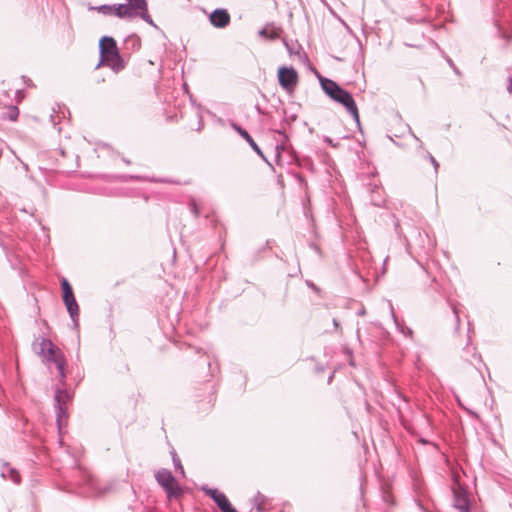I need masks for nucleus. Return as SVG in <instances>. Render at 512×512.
Instances as JSON below:
<instances>
[{
	"mask_svg": "<svg viewBox=\"0 0 512 512\" xmlns=\"http://www.w3.org/2000/svg\"><path fill=\"white\" fill-rule=\"evenodd\" d=\"M100 62L97 68L104 64L113 71L119 72L124 68V62L121 58L116 41L112 37L104 36L99 41Z\"/></svg>",
	"mask_w": 512,
	"mask_h": 512,
	"instance_id": "nucleus-1",
	"label": "nucleus"
},
{
	"mask_svg": "<svg viewBox=\"0 0 512 512\" xmlns=\"http://www.w3.org/2000/svg\"><path fill=\"white\" fill-rule=\"evenodd\" d=\"M39 346L40 350L38 353L43 357L44 360L53 362L56 365L61 381H64L65 358L63 354L53 345L49 339L43 338Z\"/></svg>",
	"mask_w": 512,
	"mask_h": 512,
	"instance_id": "nucleus-2",
	"label": "nucleus"
},
{
	"mask_svg": "<svg viewBox=\"0 0 512 512\" xmlns=\"http://www.w3.org/2000/svg\"><path fill=\"white\" fill-rule=\"evenodd\" d=\"M155 478L159 485L165 490L169 499L179 498L183 490L176 482L172 473L167 469H160L156 472Z\"/></svg>",
	"mask_w": 512,
	"mask_h": 512,
	"instance_id": "nucleus-3",
	"label": "nucleus"
},
{
	"mask_svg": "<svg viewBox=\"0 0 512 512\" xmlns=\"http://www.w3.org/2000/svg\"><path fill=\"white\" fill-rule=\"evenodd\" d=\"M61 287L63 290V301L67 308V311L72 318L75 325L78 324V317H79V307L76 302V299L74 297L72 288L69 284V282L63 278L61 282Z\"/></svg>",
	"mask_w": 512,
	"mask_h": 512,
	"instance_id": "nucleus-4",
	"label": "nucleus"
},
{
	"mask_svg": "<svg viewBox=\"0 0 512 512\" xmlns=\"http://www.w3.org/2000/svg\"><path fill=\"white\" fill-rule=\"evenodd\" d=\"M330 98L333 99L334 101L342 104L347 109V111L352 115V117L356 121V123L359 124L360 120H359L358 108H357V105H356L352 95L348 91H346L340 87V89L338 91H336V93L333 94V96Z\"/></svg>",
	"mask_w": 512,
	"mask_h": 512,
	"instance_id": "nucleus-5",
	"label": "nucleus"
},
{
	"mask_svg": "<svg viewBox=\"0 0 512 512\" xmlns=\"http://www.w3.org/2000/svg\"><path fill=\"white\" fill-rule=\"evenodd\" d=\"M72 399V394L67 390L57 389L55 393L56 415L59 428L62 420L67 418L66 404Z\"/></svg>",
	"mask_w": 512,
	"mask_h": 512,
	"instance_id": "nucleus-6",
	"label": "nucleus"
},
{
	"mask_svg": "<svg viewBox=\"0 0 512 512\" xmlns=\"http://www.w3.org/2000/svg\"><path fill=\"white\" fill-rule=\"evenodd\" d=\"M203 491L213 499L222 512H237L224 493L212 488H203Z\"/></svg>",
	"mask_w": 512,
	"mask_h": 512,
	"instance_id": "nucleus-7",
	"label": "nucleus"
},
{
	"mask_svg": "<svg viewBox=\"0 0 512 512\" xmlns=\"http://www.w3.org/2000/svg\"><path fill=\"white\" fill-rule=\"evenodd\" d=\"M297 79V73L293 68L281 67L278 71L279 84L286 90L293 89Z\"/></svg>",
	"mask_w": 512,
	"mask_h": 512,
	"instance_id": "nucleus-8",
	"label": "nucleus"
},
{
	"mask_svg": "<svg viewBox=\"0 0 512 512\" xmlns=\"http://www.w3.org/2000/svg\"><path fill=\"white\" fill-rule=\"evenodd\" d=\"M210 22L216 28H224L230 22V15L225 9H216L210 15Z\"/></svg>",
	"mask_w": 512,
	"mask_h": 512,
	"instance_id": "nucleus-9",
	"label": "nucleus"
},
{
	"mask_svg": "<svg viewBox=\"0 0 512 512\" xmlns=\"http://www.w3.org/2000/svg\"><path fill=\"white\" fill-rule=\"evenodd\" d=\"M454 507L459 512H469V499L464 490H454Z\"/></svg>",
	"mask_w": 512,
	"mask_h": 512,
	"instance_id": "nucleus-10",
	"label": "nucleus"
},
{
	"mask_svg": "<svg viewBox=\"0 0 512 512\" xmlns=\"http://www.w3.org/2000/svg\"><path fill=\"white\" fill-rule=\"evenodd\" d=\"M114 14L120 18L122 17H134L137 15V7L134 4H119L114 6Z\"/></svg>",
	"mask_w": 512,
	"mask_h": 512,
	"instance_id": "nucleus-11",
	"label": "nucleus"
},
{
	"mask_svg": "<svg viewBox=\"0 0 512 512\" xmlns=\"http://www.w3.org/2000/svg\"><path fill=\"white\" fill-rule=\"evenodd\" d=\"M1 476L2 478L4 479H9L11 480L13 483L15 484H19L20 481H21V476L19 474V472L14 469L13 467H11L9 464L5 463L3 466H2V469H1Z\"/></svg>",
	"mask_w": 512,
	"mask_h": 512,
	"instance_id": "nucleus-12",
	"label": "nucleus"
},
{
	"mask_svg": "<svg viewBox=\"0 0 512 512\" xmlns=\"http://www.w3.org/2000/svg\"><path fill=\"white\" fill-rule=\"evenodd\" d=\"M321 87L329 97H332L340 89V86L330 79L321 80Z\"/></svg>",
	"mask_w": 512,
	"mask_h": 512,
	"instance_id": "nucleus-13",
	"label": "nucleus"
},
{
	"mask_svg": "<svg viewBox=\"0 0 512 512\" xmlns=\"http://www.w3.org/2000/svg\"><path fill=\"white\" fill-rule=\"evenodd\" d=\"M239 134L249 143L251 148L259 155H262V151L260 150L259 146L256 144V142L252 139V137L249 135V133L242 129L237 128Z\"/></svg>",
	"mask_w": 512,
	"mask_h": 512,
	"instance_id": "nucleus-14",
	"label": "nucleus"
},
{
	"mask_svg": "<svg viewBox=\"0 0 512 512\" xmlns=\"http://www.w3.org/2000/svg\"><path fill=\"white\" fill-rule=\"evenodd\" d=\"M259 35L264 38L275 39L279 36V33L275 28L266 26L259 31Z\"/></svg>",
	"mask_w": 512,
	"mask_h": 512,
	"instance_id": "nucleus-15",
	"label": "nucleus"
},
{
	"mask_svg": "<svg viewBox=\"0 0 512 512\" xmlns=\"http://www.w3.org/2000/svg\"><path fill=\"white\" fill-rule=\"evenodd\" d=\"M88 486L90 488V491H88L87 494L90 496H98V495H101L102 493H104L103 490H98L97 482L93 478L89 479Z\"/></svg>",
	"mask_w": 512,
	"mask_h": 512,
	"instance_id": "nucleus-16",
	"label": "nucleus"
},
{
	"mask_svg": "<svg viewBox=\"0 0 512 512\" xmlns=\"http://www.w3.org/2000/svg\"><path fill=\"white\" fill-rule=\"evenodd\" d=\"M141 10V18L146 21L147 23L151 24V25H154L153 23V20L152 18L150 17L149 13H148V9H147V3L145 2V6L144 7H137V10Z\"/></svg>",
	"mask_w": 512,
	"mask_h": 512,
	"instance_id": "nucleus-17",
	"label": "nucleus"
},
{
	"mask_svg": "<svg viewBox=\"0 0 512 512\" xmlns=\"http://www.w3.org/2000/svg\"><path fill=\"white\" fill-rule=\"evenodd\" d=\"M17 116H18V109H17V107L13 106L9 111V119L16 120Z\"/></svg>",
	"mask_w": 512,
	"mask_h": 512,
	"instance_id": "nucleus-18",
	"label": "nucleus"
},
{
	"mask_svg": "<svg viewBox=\"0 0 512 512\" xmlns=\"http://www.w3.org/2000/svg\"><path fill=\"white\" fill-rule=\"evenodd\" d=\"M128 3L134 4L136 7H144L145 6V0H127Z\"/></svg>",
	"mask_w": 512,
	"mask_h": 512,
	"instance_id": "nucleus-19",
	"label": "nucleus"
},
{
	"mask_svg": "<svg viewBox=\"0 0 512 512\" xmlns=\"http://www.w3.org/2000/svg\"><path fill=\"white\" fill-rule=\"evenodd\" d=\"M173 462H174L175 467L177 469H179L182 474H184V469H183V466L181 465L180 460L174 456L173 457Z\"/></svg>",
	"mask_w": 512,
	"mask_h": 512,
	"instance_id": "nucleus-20",
	"label": "nucleus"
},
{
	"mask_svg": "<svg viewBox=\"0 0 512 512\" xmlns=\"http://www.w3.org/2000/svg\"><path fill=\"white\" fill-rule=\"evenodd\" d=\"M100 11H102L104 14L110 13L112 11L114 12V6L103 5L100 7Z\"/></svg>",
	"mask_w": 512,
	"mask_h": 512,
	"instance_id": "nucleus-21",
	"label": "nucleus"
},
{
	"mask_svg": "<svg viewBox=\"0 0 512 512\" xmlns=\"http://www.w3.org/2000/svg\"><path fill=\"white\" fill-rule=\"evenodd\" d=\"M190 209H191V212L195 215V216H198L200 214L199 212V209H198V205L195 203V202H192L190 204Z\"/></svg>",
	"mask_w": 512,
	"mask_h": 512,
	"instance_id": "nucleus-22",
	"label": "nucleus"
},
{
	"mask_svg": "<svg viewBox=\"0 0 512 512\" xmlns=\"http://www.w3.org/2000/svg\"><path fill=\"white\" fill-rule=\"evenodd\" d=\"M259 502L264 504V496L258 492L254 497V505H257Z\"/></svg>",
	"mask_w": 512,
	"mask_h": 512,
	"instance_id": "nucleus-23",
	"label": "nucleus"
},
{
	"mask_svg": "<svg viewBox=\"0 0 512 512\" xmlns=\"http://www.w3.org/2000/svg\"><path fill=\"white\" fill-rule=\"evenodd\" d=\"M428 158L430 160V162L432 163L435 171H437L438 167H439V164L438 162L436 161V159L431 155V154H428Z\"/></svg>",
	"mask_w": 512,
	"mask_h": 512,
	"instance_id": "nucleus-24",
	"label": "nucleus"
},
{
	"mask_svg": "<svg viewBox=\"0 0 512 512\" xmlns=\"http://www.w3.org/2000/svg\"><path fill=\"white\" fill-rule=\"evenodd\" d=\"M453 312L455 314L456 323H457V327H458L459 326V322H460V318H459V314H458V311H457L455 306L453 307Z\"/></svg>",
	"mask_w": 512,
	"mask_h": 512,
	"instance_id": "nucleus-25",
	"label": "nucleus"
},
{
	"mask_svg": "<svg viewBox=\"0 0 512 512\" xmlns=\"http://www.w3.org/2000/svg\"><path fill=\"white\" fill-rule=\"evenodd\" d=\"M255 508L257 512H263L264 510L262 502H259L257 505H255Z\"/></svg>",
	"mask_w": 512,
	"mask_h": 512,
	"instance_id": "nucleus-26",
	"label": "nucleus"
},
{
	"mask_svg": "<svg viewBox=\"0 0 512 512\" xmlns=\"http://www.w3.org/2000/svg\"><path fill=\"white\" fill-rule=\"evenodd\" d=\"M507 90L511 93L512 92V77L509 78V85L507 86Z\"/></svg>",
	"mask_w": 512,
	"mask_h": 512,
	"instance_id": "nucleus-27",
	"label": "nucleus"
},
{
	"mask_svg": "<svg viewBox=\"0 0 512 512\" xmlns=\"http://www.w3.org/2000/svg\"><path fill=\"white\" fill-rule=\"evenodd\" d=\"M324 141H325L326 143H328V144L333 145V141H332V139H331V138H329V137H325V138H324Z\"/></svg>",
	"mask_w": 512,
	"mask_h": 512,
	"instance_id": "nucleus-28",
	"label": "nucleus"
},
{
	"mask_svg": "<svg viewBox=\"0 0 512 512\" xmlns=\"http://www.w3.org/2000/svg\"><path fill=\"white\" fill-rule=\"evenodd\" d=\"M333 325L336 329L339 328V322L336 319L333 320Z\"/></svg>",
	"mask_w": 512,
	"mask_h": 512,
	"instance_id": "nucleus-29",
	"label": "nucleus"
},
{
	"mask_svg": "<svg viewBox=\"0 0 512 512\" xmlns=\"http://www.w3.org/2000/svg\"><path fill=\"white\" fill-rule=\"evenodd\" d=\"M466 410L468 411L469 414L473 415L474 417H476V418L478 417V415L475 412H473L469 409H466Z\"/></svg>",
	"mask_w": 512,
	"mask_h": 512,
	"instance_id": "nucleus-30",
	"label": "nucleus"
},
{
	"mask_svg": "<svg viewBox=\"0 0 512 512\" xmlns=\"http://www.w3.org/2000/svg\"><path fill=\"white\" fill-rule=\"evenodd\" d=\"M414 139H416V141L419 142V144H422V141H420V139L417 138V136H414Z\"/></svg>",
	"mask_w": 512,
	"mask_h": 512,
	"instance_id": "nucleus-31",
	"label": "nucleus"
},
{
	"mask_svg": "<svg viewBox=\"0 0 512 512\" xmlns=\"http://www.w3.org/2000/svg\"><path fill=\"white\" fill-rule=\"evenodd\" d=\"M414 139H416V141L419 142V144H422V141H420V139L417 138V136H414Z\"/></svg>",
	"mask_w": 512,
	"mask_h": 512,
	"instance_id": "nucleus-32",
	"label": "nucleus"
},
{
	"mask_svg": "<svg viewBox=\"0 0 512 512\" xmlns=\"http://www.w3.org/2000/svg\"><path fill=\"white\" fill-rule=\"evenodd\" d=\"M414 139H416V141L419 142V144H422V141H420V139L417 138V136H414Z\"/></svg>",
	"mask_w": 512,
	"mask_h": 512,
	"instance_id": "nucleus-33",
	"label": "nucleus"
},
{
	"mask_svg": "<svg viewBox=\"0 0 512 512\" xmlns=\"http://www.w3.org/2000/svg\"><path fill=\"white\" fill-rule=\"evenodd\" d=\"M414 139H416V141L419 142V144H422V141H420V139L417 138V136H414Z\"/></svg>",
	"mask_w": 512,
	"mask_h": 512,
	"instance_id": "nucleus-34",
	"label": "nucleus"
},
{
	"mask_svg": "<svg viewBox=\"0 0 512 512\" xmlns=\"http://www.w3.org/2000/svg\"><path fill=\"white\" fill-rule=\"evenodd\" d=\"M126 164H129L130 161L129 160H126V159H122Z\"/></svg>",
	"mask_w": 512,
	"mask_h": 512,
	"instance_id": "nucleus-35",
	"label": "nucleus"
}]
</instances>
